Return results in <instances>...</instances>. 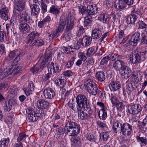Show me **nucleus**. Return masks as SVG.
<instances>
[{"label":"nucleus","instance_id":"obj_33","mask_svg":"<svg viewBox=\"0 0 147 147\" xmlns=\"http://www.w3.org/2000/svg\"><path fill=\"white\" fill-rule=\"evenodd\" d=\"M108 55L110 60L115 61L119 59H122L123 57V56L121 55H119L117 53H113L109 54Z\"/></svg>","mask_w":147,"mask_h":147},{"label":"nucleus","instance_id":"obj_30","mask_svg":"<svg viewBox=\"0 0 147 147\" xmlns=\"http://www.w3.org/2000/svg\"><path fill=\"white\" fill-rule=\"evenodd\" d=\"M121 125L122 124L118 120H115L114 121L113 129L114 132L117 133V131H121Z\"/></svg>","mask_w":147,"mask_h":147},{"label":"nucleus","instance_id":"obj_5","mask_svg":"<svg viewBox=\"0 0 147 147\" xmlns=\"http://www.w3.org/2000/svg\"><path fill=\"white\" fill-rule=\"evenodd\" d=\"M52 53L50 52L49 53H45L40 57L39 61L40 63V68L42 69L45 68L49 65L51 60Z\"/></svg>","mask_w":147,"mask_h":147},{"label":"nucleus","instance_id":"obj_26","mask_svg":"<svg viewBox=\"0 0 147 147\" xmlns=\"http://www.w3.org/2000/svg\"><path fill=\"white\" fill-rule=\"evenodd\" d=\"M95 77L98 81L100 82L104 81L106 78L105 73L102 71H99L96 72Z\"/></svg>","mask_w":147,"mask_h":147},{"label":"nucleus","instance_id":"obj_21","mask_svg":"<svg viewBox=\"0 0 147 147\" xmlns=\"http://www.w3.org/2000/svg\"><path fill=\"white\" fill-rule=\"evenodd\" d=\"M87 8L88 15L90 16L96 14L98 10L97 6L94 4L89 5L87 6Z\"/></svg>","mask_w":147,"mask_h":147},{"label":"nucleus","instance_id":"obj_18","mask_svg":"<svg viewBox=\"0 0 147 147\" xmlns=\"http://www.w3.org/2000/svg\"><path fill=\"white\" fill-rule=\"evenodd\" d=\"M111 91H115L119 90L121 87V84L119 81H112L109 84Z\"/></svg>","mask_w":147,"mask_h":147},{"label":"nucleus","instance_id":"obj_2","mask_svg":"<svg viewBox=\"0 0 147 147\" xmlns=\"http://www.w3.org/2000/svg\"><path fill=\"white\" fill-rule=\"evenodd\" d=\"M90 101L87 98L81 105H79L77 107V112L78 118L82 120L88 119L92 111L90 107H87L89 105Z\"/></svg>","mask_w":147,"mask_h":147},{"label":"nucleus","instance_id":"obj_11","mask_svg":"<svg viewBox=\"0 0 147 147\" xmlns=\"http://www.w3.org/2000/svg\"><path fill=\"white\" fill-rule=\"evenodd\" d=\"M121 132L123 135L126 136H129L131 134L132 130V126L129 124L124 123L122 125H121Z\"/></svg>","mask_w":147,"mask_h":147},{"label":"nucleus","instance_id":"obj_22","mask_svg":"<svg viewBox=\"0 0 147 147\" xmlns=\"http://www.w3.org/2000/svg\"><path fill=\"white\" fill-rule=\"evenodd\" d=\"M11 69L8 67H6L3 69H0V81L3 80L9 75V73L11 71Z\"/></svg>","mask_w":147,"mask_h":147},{"label":"nucleus","instance_id":"obj_41","mask_svg":"<svg viewBox=\"0 0 147 147\" xmlns=\"http://www.w3.org/2000/svg\"><path fill=\"white\" fill-rule=\"evenodd\" d=\"M101 92L98 89L97 86L95 85L93 87V88L90 90V91L88 92L90 94H91L92 95L95 96L97 94H99V93Z\"/></svg>","mask_w":147,"mask_h":147},{"label":"nucleus","instance_id":"obj_12","mask_svg":"<svg viewBox=\"0 0 147 147\" xmlns=\"http://www.w3.org/2000/svg\"><path fill=\"white\" fill-rule=\"evenodd\" d=\"M140 36L141 34L138 32L133 34L129 41V44L134 46H136L138 43L140 41Z\"/></svg>","mask_w":147,"mask_h":147},{"label":"nucleus","instance_id":"obj_40","mask_svg":"<svg viewBox=\"0 0 147 147\" xmlns=\"http://www.w3.org/2000/svg\"><path fill=\"white\" fill-rule=\"evenodd\" d=\"M9 142V138H3L0 141V147H7Z\"/></svg>","mask_w":147,"mask_h":147},{"label":"nucleus","instance_id":"obj_38","mask_svg":"<svg viewBox=\"0 0 147 147\" xmlns=\"http://www.w3.org/2000/svg\"><path fill=\"white\" fill-rule=\"evenodd\" d=\"M92 18L91 16L88 15L85 16L84 23V25L85 26L88 25L92 22Z\"/></svg>","mask_w":147,"mask_h":147},{"label":"nucleus","instance_id":"obj_34","mask_svg":"<svg viewBox=\"0 0 147 147\" xmlns=\"http://www.w3.org/2000/svg\"><path fill=\"white\" fill-rule=\"evenodd\" d=\"M136 19V16L134 14H132L127 17L126 22L128 24H132L135 22Z\"/></svg>","mask_w":147,"mask_h":147},{"label":"nucleus","instance_id":"obj_8","mask_svg":"<svg viewBox=\"0 0 147 147\" xmlns=\"http://www.w3.org/2000/svg\"><path fill=\"white\" fill-rule=\"evenodd\" d=\"M26 112L28 114V117L29 120L32 122L37 121L41 115L40 111L38 113L37 111H34L32 109H28Z\"/></svg>","mask_w":147,"mask_h":147},{"label":"nucleus","instance_id":"obj_47","mask_svg":"<svg viewBox=\"0 0 147 147\" xmlns=\"http://www.w3.org/2000/svg\"><path fill=\"white\" fill-rule=\"evenodd\" d=\"M140 128L143 131H145L147 129V117L144 119L141 124V128Z\"/></svg>","mask_w":147,"mask_h":147},{"label":"nucleus","instance_id":"obj_64","mask_svg":"<svg viewBox=\"0 0 147 147\" xmlns=\"http://www.w3.org/2000/svg\"><path fill=\"white\" fill-rule=\"evenodd\" d=\"M63 74L65 76L70 77L72 76L73 73L71 71L67 70L64 71L63 73Z\"/></svg>","mask_w":147,"mask_h":147},{"label":"nucleus","instance_id":"obj_24","mask_svg":"<svg viewBox=\"0 0 147 147\" xmlns=\"http://www.w3.org/2000/svg\"><path fill=\"white\" fill-rule=\"evenodd\" d=\"M16 104V100L13 99H10L7 102H6L4 106V110L6 111H10L12 105Z\"/></svg>","mask_w":147,"mask_h":147},{"label":"nucleus","instance_id":"obj_54","mask_svg":"<svg viewBox=\"0 0 147 147\" xmlns=\"http://www.w3.org/2000/svg\"><path fill=\"white\" fill-rule=\"evenodd\" d=\"M95 53L94 49L93 47L89 48L87 50L86 55L89 57L91 55H93Z\"/></svg>","mask_w":147,"mask_h":147},{"label":"nucleus","instance_id":"obj_63","mask_svg":"<svg viewBox=\"0 0 147 147\" xmlns=\"http://www.w3.org/2000/svg\"><path fill=\"white\" fill-rule=\"evenodd\" d=\"M81 42L80 41H76L75 42L74 44V49L76 50H78L80 47H81Z\"/></svg>","mask_w":147,"mask_h":147},{"label":"nucleus","instance_id":"obj_19","mask_svg":"<svg viewBox=\"0 0 147 147\" xmlns=\"http://www.w3.org/2000/svg\"><path fill=\"white\" fill-rule=\"evenodd\" d=\"M121 70V76L124 79H127L131 75V70L127 66Z\"/></svg>","mask_w":147,"mask_h":147},{"label":"nucleus","instance_id":"obj_44","mask_svg":"<svg viewBox=\"0 0 147 147\" xmlns=\"http://www.w3.org/2000/svg\"><path fill=\"white\" fill-rule=\"evenodd\" d=\"M136 25L138 27V29H143L146 28L147 25L142 21H139L136 23Z\"/></svg>","mask_w":147,"mask_h":147},{"label":"nucleus","instance_id":"obj_29","mask_svg":"<svg viewBox=\"0 0 147 147\" xmlns=\"http://www.w3.org/2000/svg\"><path fill=\"white\" fill-rule=\"evenodd\" d=\"M102 35L101 31L99 29H95L92 30L91 38L94 39L99 38Z\"/></svg>","mask_w":147,"mask_h":147},{"label":"nucleus","instance_id":"obj_61","mask_svg":"<svg viewBox=\"0 0 147 147\" xmlns=\"http://www.w3.org/2000/svg\"><path fill=\"white\" fill-rule=\"evenodd\" d=\"M78 56L79 58L81 59V60L83 61H84L86 59V57L84 53L83 52L79 53Z\"/></svg>","mask_w":147,"mask_h":147},{"label":"nucleus","instance_id":"obj_55","mask_svg":"<svg viewBox=\"0 0 147 147\" xmlns=\"http://www.w3.org/2000/svg\"><path fill=\"white\" fill-rule=\"evenodd\" d=\"M110 60L109 55L103 58L101 60L100 64L101 65H103L105 64H106Z\"/></svg>","mask_w":147,"mask_h":147},{"label":"nucleus","instance_id":"obj_27","mask_svg":"<svg viewBox=\"0 0 147 147\" xmlns=\"http://www.w3.org/2000/svg\"><path fill=\"white\" fill-rule=\"evenodd\" d=\"M37 104L38 107L42 109H46L49 105V103L44 100H39Z\"/></svg>","mask_w":147,"mask_h":147},{"label":"nucleus","instance_id":"obj_43","mask_svg":"<svg viewBox=\"0 0 147 147\" xmlns=\"http://www.w3.org/2000/svg\"><path fill=\"white\" fill-rule=\"evenodd\" d=\"M141 43L146 44L147 45V36L144 32L141 34Z\"/></svg>","mask_w":147,"mask_h":147},{"label":"nucleus","instance_id":"obj_17","mask_svg":"<svg viewBox=\"0 0 147 147\" xmlns=\"http://www.w3.org/2000/svg\"><path fill=\"white\" fill-rule=\"evenodd\" d=\"M92 38L87 36L83 37L82 39H80L79 41L81 42L83 47H85L88 46L91 43Z\"/></svg>","mask_w":147,"mask_h":147},{"label":"nucleus","instance_id":"obj_35","mask_svg":"<svg viewBox=\"0 0 147 147\" xmlns=\"http://www.w3.org/2000/svg\"><path fill=\"white\" fill-rule=\"evenodd\" d=\"M79 12L81 13L82 16H85L88 15L87 8L85 6L81 5L78 7Z\"/></svg>","mask_w":147,"mask_h":147},{"label":"nucleus","instance_id":"obj_20","mask_svg":"<svg viewBox=\"0 0 147 147\" xmlns=\"http://www.w3.org/2000/svg\"><path fill=\"white\" fill-rule=\"evenodd\" d=\"M25 1L23 0H18L15 5V9L19 11L23 10L25 7Z\"/></svg>","mask_w":147,"mask_h":147},{"label":"nucleus","instance_id":"obj_6","mask_svg":"<svg viewBox=\"0 0 147 147\" xmlns=\"http://www.w3.org/2000/svg\"><path fill=\"white\" fill-rule=\"evenodd\" d=\"M128 111L130 114L133 115L138 114L141 112L142 108L138 104H131L127 107Z\"/></svg>","mask_w":147,"mask_h":147},{"label":"nucleus","instance_id":"obj_3","mask_svg":"<svg viewBox=\"0 0 147 147\" xmlns=\"http://www.w3.org/2000/svg\"><path fill=\"white\" fill-rule=\"evenodd\" d=\"M39 34L36 32H32L27 37L26 40L27 43L30 47H38L44 44V42L41 38H38Z\"/></svg>","mask_w":147,"mask_h":147},{"label":"nucleus","instance_id":"obj_45","mask_svg":"<svg viewBox=\"0 0 147 147\" xmlns=\"http://www.w3.org/2000/svg\"><path fill=\"white\" fill-rule=\"evenodd\" d=\"M20 67H15L12 71V69L11 70V71L9 73V74L13 76L18 74L20 72Z\"/></svg>","mask_w":147,"mask_h":147},{"label":"nucleus","instance_id":"obj_10","mask_svg":"<svg viewBox=\"0 0 147 147\" xmlns=\"http://www.w3.org/2000/svg\"><path fill=\"white\" fill-rule=\"evenodd\" d=\"M130 61L133 64L140 63L141 57L140 52L138 50H136L132 51L130 55Z\"/></svg>","mask_w":147,"mask_h":147},{"label":"nucleus","instance_id":"obj_42","mask_svg":"<svg viewBox=\"0 0 147 147\" xmlns=\"http://www.w3.org/2000/svg\"><path fill=\"white\" fill-rule=\"evenodd\" d=\"M17 51L16 50L10 51L7 57V59L9 61L12 59L16 54L18 55V53H17Z\"/></svg>","mask_w":147,"mask_h":147},{"label":"nucleus","instance_id":"obj_39","mask_svg":"<svg viewBox=\"0 0 147 147\" xmlns=\"http://www.w3.org/2000/svg\"><path fill=\"white\" fill-rule=\"evenodd\" d=\"M60 8L58 7L57 6L52 5L50 7V12L56 15L59 12Z\"/></svg>","mask_w":147,"mask_h":147},{"label":"nucleus","instance_id":"obj_36","mask_svg":"<svg viewBox=\"0 0 147 147\" xmlns=\"http://www.w3.org/2000/svg\"><path fill=\"white\" fill-rule=\"evenodd\" d=\"M34 84L32 83H29L28 87L25 91L27 96H28L31 94L32 91L34 89Z\"/></svg>","mask_w":147,"mask_h":147},{"label":"nucleus","instance_id":"obj_48","mask_svg":"<svg viewBox=\"0 0 147 147\" xmlns=\"http://www.w3.org/2000/svg\"><path fill=\"white\" fill-rule=\"evenodd\" d=\"M113 67L114 68V69L117 71H120L121 70L119 60L116 61L114 62L113 65Z\"/></svg>","mask_w":147,"mask_h":147},{"label":"nucleus","instance_id":"obj_28","mask_svg":"<svg viewBox=\"0 0 147 147\" xmlns=\"http://www.w3.org/2000/svg\"><path fill=\"white\" fill-rule=\"evenodd\" d=\"M98 19L99 20L102 22L104 23L109 25V17L107 14L101 13L99 16Z\"/></svg>","mask_w":147,"mask_h":147},{"label":"nucleus","instance_id":"obj_62","mask_svg":"<svg viewBox=\"0 0 147 147\" xmlns=\"http://www.w3.org/2000/svg\"><path fill=\"white\" fill-rule=\"evenodd\" d=\"M137 138V141L138 142H141V143L140 144H141V146H144V145H146V143L147 142V139L146 140V138Z\"/></svg>","mask_w":147,"mask_h":147},{"label":"nucleus","instance_id":"obj_4","mask_svg":"<svg viewBox=\"0 0 147 147\" xmlns=\"http://www.w3.org/2000/svg\"><path fill=\"white\" fill-rule=\"evenodd\" d=\"M65 131L69 136H75L78 134L80 131V129L78 124L71 121L67 117L65 123Z\"/></svg>","mask_w":147,"mask_h":147},{"label":"nucleus","instance_id":"obj_32","mask_svg":"<svg viewBox=\"0 0 147 147\" xmlns=\"http://www.w3.org/2000/svg\"><path fill=\"white\" fill-rule=\"evenodd\" d=\"M98 115L100 119L102 120L106 119L107 116V111L105 109H101L99 111Z\"/></svg>","mask_w":147,"mask_h":147},{"label":"nucleus","instance_id":"obj_13","mask_svg":"<svg viewBox=\"0 0 147 147\" xmlns=\"http://www.w3.org/2000/svg\"><path fill=\"white\" fill-rule=\"evenodd\" d=\"M19 29L22 34L26 35L29 33L30 30L29 25L27 23H20L19 25Z\"/></svg>","mask_w":147,"mask_h":147},{"label":"nucleus","instance_id":"obj_50","mask_svg":"<svg viewBox=\"0 0 147 147\" xmlns=\"http://www.w3.org/2000/svg\"><path fill=\"white\" fill-rule=\"evenodd\" d=\"M23 139V138H17V141L18 143L16 144L13 147H23L22 142L24 141Z\"/></svg>","mask_w":147,"mask_h":147},{"label":"nucleus","instance_id":"obj_16","mask_svg":"<svg viewBox=\"0 0 147 147\" xmlns=\"http://www.w3.org/2000/svg\"><path fill=\"white\" fill-rule=\"evenodd\" d=\"M48 69L49 71L50 70V73L51 74L52 73H54L57 72H59L60 71L58 64L56 63L54 64V63L53 62H52L51 64H49L48 65Z\"/></svg>","mask_w":147,"mask_h":147},{"label":"nucleus","instance_id":"obj_14","mask_svg":"<svg viewBox=\"0 0 147 147\" xmlns=\"http://www.w3.org/2000/svg\"><path fill=\"white\" fill-rule=\"evenodd\" d=\"M30 8L32 16H35L37 18L40 11L39 5L37 3L31 4Z\"/></svg>","mask_w":147,"mask_h":147},{"label":"nucleus","instance_id":"obj_46","mask_svg":"<svg viewBox=\"0 0 147 147\" xmlns=\"http://www.w3.org/2000/svg\"><path fill=\"white\" fill-rule=\"evenodd\" d=\"M110 97L111 102L113 105H115L117 104V102H119V100L115 96L111 94V97L110 96Z\"/></svg>","mask_w":147,"mask_h":147},{"label":"nucleus","instance_id":"obj_51","mask_svg":"<svg viewBox=\"0 0 147 147\" xmlns=\"http://www.w3.org/2000/svg\"><path fill=\"white\" fill-rule=\"evenodd\" d=\"M55 83L57 86H60L61 88L64 84V81L62 79H57L55 80Z\"/></svg>","mask_w":147,"mask_h":147},{"label":"nucleus","instance_id":"obj_57","mask_svg":"<svg viewBox=\"0 0 147 147\" xmlns=\"http://www.w3.org/2000/svg\"><path fill=\"white\" fill-rule=\"evenodd\" d=\"M117 108V109L119 110V111H121L123 109L124 105L123 103L122 102H120L119 101V102H117V104L115 105Z\"/></svg>","mask_w":147,"mask_h":147},{"label":"nucleus","instance_id":"obj_15","mask_svg":"<svg viewBox=\"0 0 147 147\" xmlns=\"http://www.w3.org/2000/svg\"><path fill=\"white\" fill-rule=\"evenodd\" d=\"M43 93L44 96L47 99H51L55 95L54 91L50 88H45L43 91Z\"/></svg>","mask_w":147,"mask_h":147},{"label":"nucleus","instance_id":"obj_7","mask_svg":"<svg viewBox=\"0 0 147 147\" xmlns=\"http://www.w3.org/2000/svg\"><path fill=\"white\" fill-rule=\"evenodd\" d=\"M86 97L84 95L80 94L78 95L76 98V103L77 105L75 106L74 104L69 103V107L72 109L74 111H77V107L79 105L80 106L82 105L84 101L85 100Z\"/></svg>","mask_w":147,"mask_h":147},{"label":"nucleus","instance_id":"obj_56","mask_svg":"<svg viewBox=\"0 0 147 147\" xmlns=\"http://www.w3.org/2000/svg\"><path fill=\"white\" fill-rule=\"evenodd\" d=\"M7 86L8 84L6 81L1 82L0 83V91L7 88Z\"/></svg>","mask_w":147,"mask_h":147},{"label":"nucleus","instance_id":"obj_31","mask_svg":"<svg viewBox=\"0 0 147 147\" xmlns=\"http://www.w3.org/2000/svg\"><path fill=\"white\" fill-rule=\"evenodd\" d=\"M71 147H80L81 143L80 138H71Z\"/></svg>","mask_w":147,"mask_h":147},{"label":"nucleus","instance_id":"obj_58","mask_svg":"<svg viewBox=\"0 0 147 147\" xmlns=\"http://www.w3.org/2000/svg\"><path fill=\"white\" fill-rule=\"evenodd\" d=\"M39 69L37 64L36 65L34 66L33 67L30 69L31 71L33 73H37L39 70Z\"/></svg>","mask_w":147,"mask_h":147},{"label":"nucleus","instance_id":"obj_53","mask_svg":"<svg viewBox=\"0 0 147 147\" xmlns=\"http://www.w3.org/2000/svg\"><path fill=\"white\" fill-rule=\"evenodd\" d=\"M96 123L99 127L103 128L105 130H107L108 129L107 127L106 124L100 121H97Z\"/></svg>","mask_w":147,"mask_h":147},{"label":"nucleus","instance_id":"obj_37","mask_svg":"<svg viewBox=\"0 0 147 147\" xmlns=\"http://www.w3.org/2000/svg\"><path fill=\"white\" fill-rule=\"evenodd\" d=\"M137 86L135 84V83H127L126 86V90H128L129 92H131L136 89Z\"/></svg>","mask_w":147,"mask_h":147},{"label":"nucleus","instance_id":"obj_23","mask_svg":"<svg viewBox=\"0 0 147 147\" xmlns=\"http://www.w3.org/2000/svg\"><path fill=\"white\" fill-rule=\"evenodd\" d=\"M95 85L93 81L90 79H86L84 82L85 89L88 92L93 88Z\"/></svg>","mask_w":147,"mask_h":147},{"label":"nucleus","instance_id":"obj_25","mask_svg":"<svg viewBox=\"0 0 147 147\" xmlns=\"http://www.w3.org/2000/svg\"><path fill=\"white\" fill-rule=\"evenodd\" d=\"M125 3L123 0H116L114 3V7L116 9L119 10L125 7Z\"/></svg>","mask_w":147,"mask_h":147},{"label":"nucleus","instance_id":"obj_59","mask_svg":"<svg viewBox=\"0 0 147 147\" xmlns=\"http://www.w3.org/2000/svg\"><path fill=\"white\" fill-rule=\"evenodd\" d=\"M121 16L118 14L117 13L116 14H113V19L115 22H119V19Z\"/></svg>","mask_w":147,"mask_h":147},{"label":"nucleus","instance_id":"obj_9","mask_svg":"<svg viewBox=\"0 0 147 147\" xmlns=\"http://www.w3.org/2000/svg\"><path fill=\"white\" fill-rule=\"evenodd\" d=\"M18 16L20 23L28 22L30 25L34 26V21L31 19H30L29 16L26 11L20 13Z\"/></svg>","mask_w":147,"mask_h":147},{"label":"nucleus","instance_id":"obj_49","mask_svg":"<svg viewBox=\"0 0 147 147\" xmlns=\"http://www.w3.org/2000/svg\"><path fill=\"white\" fill-rule=\"evenodd\" d=\"M45 3V2L41 1L40 3L42 12V13H44L47 11V5Z\"/></svg>","mask_w":147,"mask_h":147},{"label":"nucleus","instance_id":"obj_52","mask_svg":"<svg viewBox=\"0 0 147 147\" xmlns=\"http://www.w3.org/2000/svg\"><path fill=\"white\" fill-rule=\"evenodd\" d=\"M75 59L76 58L74 57L71 58L66 64V67L68 68L71 67L73 65Z\"/></svg>","mask_w":147,"mask_h":147},{"label":"nucleus","instance_id":"obj_60","mask_svg":"<svg viewBox=\"0 0 147 147\" xmlns=\"http://www.w3.org/2000/svg\"><path fill=\"white\" fill-rule=\"evenodd\" d=\"M6 36V33L5 32L3 31H0V42L4 41V39Z\"/></svg>","mask_w":147,"mask_h":147},{"label":"nucleus","instance_id":"obj_1","mask_svg":"<svg viewBox=\"0 0 147 147\" xmlns=\"http://www.w3.org/2000/svg\"><path fill=\"white\" fill-rule=\"evenodd\" d=\"M75 20V18L71 13L69 12L66 17L64 15H62L60 18L58 28L56 30L61 33L63 31L66 23L65 32L68 33L70 32L74 28Z\"/></svg>","mask_w":147,"mask_h":147}]
</instances>
